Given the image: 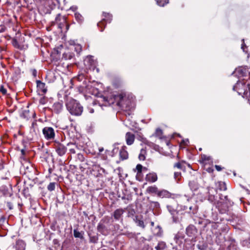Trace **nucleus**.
Returning <instances> with one entry per match:
<instances>
[{"label": "nucleus", "instance_id": "52", "mask_svg": "<svg viewBox=\"0 0 250 250\" xmlns=\"http://www.w3.org/2000/svg\"><path fill=\"white\" fill-rule=\"evenodd\" d=\"M144 142L145 144H146L147 145H149V146L151 143L149 142L148 141H147V140H146V139H145V140L144 141Z\"/></svg>", "mask_w": 250, "mask_h": 250}, {"label": "nucleus", "instance_id": "4", "mask_svg": "<svg viewBox=\"0 0 250 250\" xmlns=\"http://www.w3.org/2000/svg\"><path fill=\"white\" fill-rule=\"evenodd\" d=\"M103 16L104 18L102 19V21L97 23V26L99 27H101V29L100 30L101 32L103 31L106 25L105 22L110 23L112 19V16L108 13L103 12Z\"/></svg>", "mask_w": 250, "mask_h": 250}, {"label": "nucleus", "instance_id": "31", "mask_svg": "<svg viewBox=\"0 0 250 250\" xmlns=\"http://www.w3.org/2000/svg\"><path fill=\"white\" fill-rule=\"evenodd\" d=\"M56 183L55 182L50 183L47 186V188L50 191H52L55 190Z\"/></svg>", "mask_w": 250, "mask_h": 250}, {"label": "nucleus", "instance_id": "44", "mask_svg": "<svg viewBox=\"0 0 250 250\" xmlns=\"http://www.w3.org/2000/svg\"><path fill=\"white\" fill-rule=\"evenodd\" d=\"M0 91L3 94L5 95L6 94L7 90L5 89L3 86H1L0 88Z\"/></svg>", "mask_w": 250, "mask_h": 250}, {"label": "nucleus", "instance_id": "15", "mask_svg": "<svg viewBox=\"0 0 250 250\" xmlns=\"http://www.w3.org/2000/svg\"><path fill=\"white\" fill-rule=\"evenodd\" d=\"M197 233V229L193 225H189L186 229V233L189 237L194 236Z\"/></svg>", "mask_w": 250, "mask_h": 250}, {"label": "nucleus", "instance_id": "42", "mask_svg": "<svg viewBox=\"0 0 250 250\" xmlns=\"http://www.w3.org/2000/svg\"><path fill=\"white\" fill-rule=\"evenodd\" d=\"M201 159L203 163L206 162V161H209V157L206 156L205 155H203L201 156Z\"/></svg>", "mask_w": 250, "mask_h": 250}, {"label": "nucleus", "instance_id": "29", "mask_svg": "<svg viewBox=\"0 0 250 250\" xmlns=\"http://www.w3.org/2000/svg\"><path fill=\"white\" fill-rule=\"evenodd\" d=\"M162 134H163L162 130L159 128H158L156 129L155 132L153 135L157 137H158L159 138H161Z\"/></svg>", "mask_w": 250, "mask_h": 250}, {"label": "nucleus", "instance_id": "23", "mask_svg": "<svg viewBox=\"0 0 250 250\" xmlns=\"http://www.w3.org/2000/svg\"><path fill=\"white\" fill-rule=\"evenodd\" d=\"M189 187L192 190L195 191L198 188V184L194 181H190L188 183Z\"/></svg>", "mask_w": 250, "mask_h": 250}, {"label": "nucleus", "instance_id": "38", "mask_svg": "<svg viewBox=\"0 0 250 250\" xmlns=\"http://www.w3.org/2000/svg\"><path fill=\"white\" fill-rule=\"evenodd\" d=\"M15 204V203L14 202V200L13 198L12 202H9V201L7 202V206L10 210H11L13 208V205Z\"/></svg>", "mask_w": 250, "mask_h": 250}, {"label": "nucleus", "instance_id": "18", "mask_svg": "<svg viewBox=\"0 0 250 250\" xmlns=\"http://www.w3.org/2000/svg\"><path fill=\"white\" fill-rule=\"evenodd\" d=\"M0 192L4 196H12V193L9 192L8 188L5 185L0 187Z\"/></svg>", "mask_w": 250, "mask_h": 250}, {"label": "nucleus", "instance_id": "8", "mask_svg": "<svg viewBox=\"0 0 250 250\" xmlns=\"http://www.w3.org/2000/svg\"><path fill=\"white\" fill-rule=\"evenodd\" d=\"M52 111L56 114L60 113L63 110L62 102H58L55 103L52 108Z\"/></svg>", "mask_w": 250, "mask_h": 250}, {"label": "nucleus", "instance_id": "59", "mask_svg": "<svg viewBox=\"0 0 250 250\" xmlns=\"http://www.w3.org/2000/svg\"><path fill=\"white\" fill-rule=\"evenodd\" d=\"M192 213L194 214L196 212V208H195L192 211Z\"/></svg>", "mask_w": 250, "mask_h": 250}, {"label": "nucleus", "instance_id": "35", "mask_svg": "<svg viewBox=\"0 0 250 250\" xmlns=\"http://www.w3.org/2000/svg\"><path fill=\"white\" fill-rule=\"evenodd\" d=\"M98 240V237L96 235L90 236V242L93 243H97Z\"/></svg>", "mask_w": 250, "mask_h": 250}, {"label": "nucleus", "instance_id": "11", "mask_svg": "<svg viewBox=\"0 0 250 250\" xmlns=\"http://www.w3.org/2000/svg\"><path fill=\"white\" fill-rule=\"evenodd\" d=\"M36 83L38 91L42 92V94H45L47 92V87L45 83L40 80H37Z\"/></svg>", "mask_w": 250, "mask_h": 250}, {"label": "nucleus", "instance_id": "21", "mask_svg": "<svg viewBox=\"0 0 250 250\" xmlns=\"http://www.w3.org/2000/svg\"><path fill=\"white\" fill-rule=\"evenodd\" d=\"M158 191V188L156 186H149L146 188V192L149 194H156L157 195Z\"/></svg>", "mask_w": 250, "mask_h": 250}, {"label": "nucleus", "instance_id": "34", "mask_svg": "<svg viewBox=\"0 0 250 250\" xmlns=\"http://www.w3.org/2000/svg\"><path fill=\"white\" fill-rule=\"evenodd\" d=\"M236 71L239 75L242 76H244L245 73V69H244L241 67L236 69Z\"/></svg>", "mask_w": 250, "mask_h": 250}, {"label": "nucleus", "instance_id": "39", "mask_svg": "<svg viewBox=\"0 0 250 250\" xmlns=\"http://www.w3.org/2000/svg\"><path fill=\"white\" fill-rule=\"evenodd\" d=\"M12 43L14 46H15V47L20 49L21 48V45L19 44L18 41L16 39L13 40Z\"/></svg>", "mask_w": 250, "mask_h": 250}, {"label": "nucleus", "instance_id": "20", "mask_svg": "<svg viewBox=\"0 0 250 250\" xmlns=\"http://www.w3.org/2000/svg\"><path fill=\"white\" fill-rule=\"evenodd\" d=\"M213 188H209L208 191V200L213 204H216V197L215 196L212 194L211 193L213 192Z\"/></svg>", "mask_w": 250, "mask_h": 250}, {"label": "nucleus", "instance_id": "61", "mask_svg": "<svg viewBox=\"0 0 250 250\" xmlns=\"http://www.w3.org/2000/svg\"><path fill=\"white\" fill-rule=\"evenodd\" d=\"M236 85H234L233 87V90H235Z\"/></svg>", "mask_w": 250, "mask_h": 250}, {"label": "nucleus", "instance_id": "2", "mask_svg": "<svg viewBox=\"0 0 250 250\" xmlns=\"http://www.w3.org/2000/svg\"><path fill=\"white\" fill-rule=\"evenodd\" d=\"M66 107L69 112L74 116H81L83 112V106L76 100L71 99L65 104Z\"/></svg>", "mask_w": 250, "mask_h": 250}, {"label": "nucleus", "instance_id": "3", "mask_svg": "<svg viewBox=\"0 0 250 250\" xmlns=\"http://www.w3.org/2000/svg\"><path fill=\"white\" fill-rule=\"evenodd\" d=\"M232 204L233 203L229 200L225 202L217 201L216 202V207L218 208L221 213H225L228 210L229 207L232 205Z\"/></svg>", "mask_w": 250, "mask_h": 250}, {"label": "nucleus", "instance_id": "27", "mask_svg": "<svg viewBox=\"0 0 250 250\" xmlns=\"http://www.w3.org/2000/svg\"><path fill=\"white\" fill-rule=\"evenodd\" d=\"M68 146H71L69 149V151L71 153H76V149H78L77 146L75 144H68Z\"/></svg>", "mask_w": 250, "mask_h": 250}, {"label": "nucleus", "instance_id": "24", "mask_svg": "<svg viewBox=\"0 0 250 250\" xmlns=\"http://www.w3.org/2000/svg\"><path fill=\"white\" fill-rule=\"evenodd\" d=\"M75 18L76 20L79 23H82L84 21V18L83 16L79 13L76 12L75 13Z\"/></svg>", "mask_w": 250, "mask_h": 250}, {"label": "nucleus", "instance_id": "50", "mask_svg": "<svg viewBox=\"0 0 250 250\" xmlns=\"http://www.w3.org/2000/svg\"><path fill=\"white\" fill-rule=\"evenodd\" d=\"M37 125V124L36 121H34L32 123L31 128H33L34 129V126Z\"/></svg>", "mask_w": 250, "mask_h": 250}, {"label": "nucleus", "instance_id": "9", "mask_svg": "<svg viewBox=\"0 0 250 250\" xmlns=\"http://www.w3.org/2000/svg\"><path fill=\"white\" fill-rule=\"evenodd\" d=\"M167 208L172 215L173 221L175 223H177L179 221V217H178V212L172 208L170 205L167 206Z\"/></svg>", "mask_w": 250, "mask_h": 250}, {"label": "nucleus", "instance_id": "64", "mask_svg": "<svg viewBox=\"0 0 250 250\" xmlns=\"http://www.w3.org/2000/svg\"><path fill=\"white\" fill-rule=\"evenodd\" d=\"M198 224H202V222L201 221H199Z\"/></svg>", "mask_w": 250, "mask_h": 250}, {"label": "nucleus", "instance_id": "12", "mask_svg": "<svg viewBox=\"0 0 250 250\" xmlns=\"http://www.w3.org/2000/svg\"><path fill=\"white\" fill-rule=\"evenodd\" d=\"M125 212V210L123 208H118L116 209L113 214V216L115 220H120L122 219L123 214Z\"/></svg>", "mask_w": 250, "mask_h": 250}, {"label": "nucleus", "instance_id": "36", "mask_svg": "<svg viewBox=\"0 0 250 250\" xmlns=\"http://www.w3.org/2000/svg\"><path fill=\"white\" fill-rule=\"evenodd\" d=\"M74 236L75 238H82L83 236L81 232L76 229L74 230Z\"/></svg>", "mask_w": 250, "mask_h": 250}, {"label": "nucleus", "instance_id": "28", "mask_svg": "<svg viewBox=\"0 0 250 250\" xmlns=\"http://www.w3.org/2000/svg\"><path fill=\"white\" fill-rule=\"evenodd\" d=\"M146 151L144 149H142L140 151V153L139 155V159L141 161H144L146 159Z\"/></svg>", "mask_w": 250, "mask_h": 250}, {"label": "nucleus", "instance_id": "41", "mask_svg": "<svg viewBox=\"0 0 250 250\" xmlns=\"http://www.w3.org/2000/svg\"><path fill=\"white\" fill-rule=\"evenodd\" d=\"M77 158L80 160L81 162H83L84 160V158L83 157V155L81 153H78L77 154Z\"/></svg>", "mask_w": 250, "mask_h": 250}, {"label": "nucleus", "instance_id": "26", "mask_svg": "<svg viewBox=\"0 0 250 250\" xmlns=\"http://www.w3.org/2000/svg\"><path fill=\"white\" fill-rule=\"evenodd\" d=\"M134 220L138 226L142 228H145L144 221L143 220L139 219L137 216H136Z\"/></svg>", "mask_w": 250, "mask_h": 250}, {"label": "nucleus", "instance_id": "55", "mask_svg": "<svg viewBox=\"0 0 250 250\" xmlns=\"http://www.w3.org/2000/svg\"><path fill=\"white\" fill-rule=\"evenodd\" d=\"M28 188H27L26 189V188H24L23 190V193L25 195L27 193V192L28 191Z\"/></svg>", "mask_w": 250, "mask_h": 250}, {"label": "nucleus", "instance_id": "19", "mask_svg": "<svg viewBox=\"0 0 250 250\" xmlns=\"http://www.w3.org/2000/svg\"><path fill=\"white\" fill-rule=\"evenodd\" d=\"M157 196L161 198H169L171 196V193L167 190L163 189L159 190Z\"/></svg>", "mask_w": 250, "mask_h": 250}, {"label": "nucleus", "instance_id": "51", "mask_svg": "<svg viewBox=\"0 0 250 250\" xmlns=\"http://www.w3.org/2000/svg\"><path fill=\"white\" fill-rule=\"evenodd\" d=\"M70 9L73 11H75L77 9V7L76 6H72L70 7Z\"/></svg>", "mask_w": 250, "mask_h": 250}, {"label": "nucleus", "instance_id": "47", "mask_svg": "<svg viewBox=\"0 0 250 250\" xmlns=\"http://www.w3.org/2000/svg\"><path fill=\"white\" fill-rule=\"evenodd\" d=\"M242 42H243V43L242 44L241 48L244 51H245V48H246L247 46H246V45H245V44L244 43V39L242 40Z\"/></svg>", "mask_w": 250, "mask_h": 250}, {"label": "nucleus", "instance_id": "60", "mask_svg": "<svg viewBox=\"0 0 250 250\" xmlns=\"http://www.w3.org/2000/svg\"><path fill=\"white\" fill-rule=\"evenodd\" d=\"M242 220L241 218L240 219H238V224H241L242 223Z\"/></svg>", "mask_w": 250, "mask_h": 250}, {"label": "nucleus", "instance_id": "13", "mask_svg": "<svg viewBox=\"0 0 250 250\" xmlns=\"http://www.w3.org/2000/svg\"><path fill=\"white\" fill-rule=\"evenodd\" d=\"M126 146H123L120 150L119 156L121 160L123 161L126 160L128 158V153L126 150Z\"/></svg>", "mask_w": 250, "mask_h": 250}, {"label": "nucleus", "instance_id": "37", "mask_svg": "<svg viewBox=\"0 0 250 250\" xmlns=\"http://www.w3.org/2000/svg\"><path fill=\"white\" fill-rule=\"evenodd\" d=\"M219 199L220 200L219 201H222L223 202L229 201V200L228 198V196L227 195H224L222 194H219Z\"/></svg>", "mask_w": 250, "mask_h": 250}, {"label": "nucleus", "instance_id": "62", "mask_svg": "<svg viewBox=\"0 0 250 250\" xmlns=\"http://www.w3.org/2000/svg\"><path fill=\"white\" fill-rule=\"evenodd\" d=\"M122 199L123 200H125V196H123V197H122Z\"/></svg>", "mask_w": 250, "mask_h": 250}, {"label": "nucleus", "instance_id": "7", "mask_svg": "<svg viewBox=\"0 0 250 250\" xmlns=\"http://www.w3.org/2000/svg\"><path fill=\"white\" fill-rule=\"evenodd\" d=\"M20 116L21 118L26 120H28L31 117L35 118L36 116V114L34 111L30 112L28 109H26L21 112V113L20 114Z\"/></svg>", "mask_w": 250, "mask_h": 250}, {"label": "nucleus", "instance_id": "43", "mask_svg": "<svg viewBox=\"0 0 250 250\" xmlns=\"http://www.w3.org/2000/svg\"><path fill=\"white\" fill-rule=\"evenodd\" d=\"M174 167H177L179 169H183V166L182 164L178 162L174 164Z\"/></svg>", "mask_w": 250, "mask_h": 250}, {"label": "nucleus", "instance_id": "40", "mask_svg": "<svg viewBox=\"0 0 250 250\" xmlns=\"http://www.w3.org/2000/svg\"><path fill=\"white\" fill-rule=\"evenodd\" d=\"M136 169L137 170L138 173H141L142 172V169L143 168V166L141 164H138L136 166Z\"/></svg>", "mask_w": 250, "mask_h": 250}, {"label": "nucleus", "instance_id": "1", "mask_svg": "<svg viewBox=\"0 0 250 250\" xmlns=\"http://www.w3.org/2000/svg\"><path fill=\"white\" fill-rule=\"evenodd\" d=\"M113 100L111 98V102L109 104H113L114 101L116 104L123 109L128 110L131 106L132 100L125 93L115 95L113 96Z\"/></svg>", "mask_w": 250, "mask_h": 250}, {"label": "nucleus", "instance_id": "49", "mask_svg": "<svg viewBox=\"0 0 250 250\" xmlns=\"http://www.w3.org/2000/svg\"><path fill=\"white\" fill-rule=\"evenodd\" d=\"M206 170L209 173H212L213 171V169L212 167H208L206 169Z\"/></svg>", "mask_w": 250, "mask_h": 250}, {"label": "nucleus", "instance_id": "16", "mask_svg": "<svg viewBox=\"0 0 250 250\" xmlns=\"http://www.w3.org/2000/svg\"><path fill=\"white\" fill-rule=\"evenodd\" d=\"M97 230L103 235H106L108 233V229L105 225L100 222L97 226Z\"/></svg>", "mask_w": 250, "mask_h": 250}, {"label": "nucleus", "instance_id": "57", "mask_svg": "<svg viewBox=\"0 0 250 250\" xmlns=\"http://www.w3.org/2000/svg\"><path fill=\"white\" fill-rule=\"evenodd\" d=\"M104 149L103 147H100L99 148V153H101L102 152H103L104 151Z\"/></svg>", "mask_w": 250, "mask_h": 250}, {"label": "nucleus", "instance_id": "45", "mask_svg": "<svg viewBox=\"0 0 250 250\" xmlns=\"http://www.w3.org/2000/svg\"><path fill=\"white\" fill-rule=\"evenodd\" d=\"M39 103L41 104H44L46 103V100H45V99L44 97L42 98L40 100Z\"/></svg>", "mask_w": 250, "mask_h": 250}, {"label": "nucleus", "instance_id": "32", "mask_svg": "<svg viewBox=\"0 0 250 250\" xmlns=\"http://www.w3.org/2000/svg\"><path fill=\"white\" fill-rule=\"evenodd\" d=\"M218 187L220 190L225 191L227 189V187L224 182H218Z\"/></svg>", "mask_w": 250, "mask_h": 250}, {"label": "nucleus", "instance_id": "30", "mask_svg": "<svg viewBox=\"0 0 250 250\" xmlns=\"http://www.w3.org/2000/svg\"><path fill=\"white\" fill-rule=\"evenodd\" d=\"M157 4L160 6H164L169 2V0H155Z\"/></svg>", "mask_w": 250, "mask_h": 250}, {"label": "nucleus", "instance_id": "58", "mask_svg": "<svg viewBox=\"0 0 250 250\" xmlns=\"http://www.w3.org/2000/svg\"><path fill=\"white\" fill-rule=\"evenodd\" d=\"M37 71L36 70H34L33 72V75L35 77L36 76Z\"/></svg>", "mask_w": 250, "mask_h": 250}, {"label": "nucleus", "instance_id": "14", "mask_svg": "<svg viewBox=\"0 0 250 250\" xmlns=\"http://www.w3.org/2000/svg\"><path fill=\"white\" fill-rule=\"evenodd\" d=\"M158 179L157 175L155 172H152L147 174L146 176V181L150 183H154Z\"/></svg>", "mask_w": 250, "mask_h": 250}, {"label": "nucleus", "instance_id": "10", "mask_svg": "<svg viewBox=\"0 0 250 250\" xmlns=\"http://www.w3.org/2000/svg\"><path fill=\"white\" fill-rule=\"evenodd\" d=\"M26 246V243L23 240L18 239L16 241L13 247L16 250H25Z\"/></svg>", "mask_w": 250, "mask_h": 250}, {"label": "nucleus", "instance_id": "6", "mask_svg": "<svg viewBox=\"0 0 250 250\" xmlns=\"http://www.w3.org/2000/svg\"><path fill=\"white\" fill-rule=\"evenodd\" d=\"M54 145V148L58 155L62 156L65 154L67 151V148L63 144L58 141H55Z\"/></svg>", "mask_w": 250, "mask_h": 250}, {"label": "nucleus", "instance_id": "63", "mask_svg": "<svg viewBox=\"0 0 250 250\" xmlns=\"http://www.w3.org/2000/svg\"><path fill=\"white\" fill-rule=\"evenodd\" d=\"M192 207L191 206L189 207V209H190V210H192Z\"/></svg>", "mask_w": 250, "mask_h": 250}, {"label": "nucleus", "instance_id": "46", "mask_svg": "<svg viewBox=\"0 0 250 250\" xmlns=\"http://www.w3.org/2000/svg\"><path fill=\"white\" fill-rule=\"evenodd\" d=\"M151 203L154 205V206L156 208H159L160 207V204L158 202H152Z\"/></svg>", "mask_w": 250, "mask_h": 250}, {"label": "nucleus", "instance_id": "54", "mask_svg": "<svg viewBox=\"0 0 250 250\" xmlns=\"http://www.w3.org/2000/svg\"><path fill=\"white\" fill-rule=\"evenodd\" d=\"M53 243L55 245L59 244V241L57 239H54L53 240Z\"/></svg>", "mask_w": 250, "mask_h": 250}, {"label": "nucleus", "instance_id": "33", "mask_svg": "<svg viewBox=\"0 0 250 250\" xmlns=\"http://www.w3.org/2000/svg\"><path fill=\"white\" fill-rule=\"evenodd\" d=\"M174 177L175 180L177 182L180 181L181 177V173L179 172H175L174 174Z\"/></svg>", "mask_w": 250, "mask_h": 250}, {"label": "nucleus", "instance_id": "25", "mask_svg": "<svg viewBox=\"0 0 250 250\" xmlns=\"http://www.w3.org/2000/svg\"><path fill=\"white\" fill-rule=\"evenodd\" d=\"M166 247V244L164 242H159L157 246L155 247L156 250H164Z\"/></svg>", "mask_w": 250, "mask_h": 250}, {"label": "nucleus", "instance_id": "53", "mask_svg": "<svg viewBox=\"0 0 250 250\" xmlns=\"http://www.w3.org/2000/svg\"><path fill=\"white\" fill-rule=\"evenodd\" d=\"M63 57L65 59H71L73 56H71L70 55L69 56H63Z\"/></svg>", "mask_w": 250, "mask_h": 250}, {"label": "nucleus", "instance_id": "22", "mask_svg": "<svg viewBox=\"0 0 250 250\" xmlns=\"http://www.w3.org/2000/svg\"><path fill=\"white\" fill-rule=\"evenodd\" d=\"M84 64L87 67L90 68L92 65L94 64V61L91 58V57H87L84 60Z\"/></svg>", "mask_w": 250, "mask_h": 250}, {"label": "nucleus", "instance_id": "56", "mask_svg": "<svg viewBox=\"0 0 250 250\" xmlns=\"http://www.w3.org/2000/svg\"><path fill=\"white\" fill-rule=\"evenodd\" d=\"M21 155H23H23H24L25 154V150H24V149H22L21 150Z\"/></svg>", "mask_w": 250, "mask_h": 250}, {"label": "nucleus", "instance_id": "48", "mask_svg": "<svg viewBox=\"0 0 250 250\" xmlns=\"http://www.w3.org/2000/svg\"><path fill=\"white\" fill-rule=\"evenodd\" d=\"M215 167L216 168V169L218 171H220L222 170V168L221 167V166H218V165H215Z\"/></svg>", "mask_w": 250, "mask_h": 250}, {"label": "nucleus", "instance_id": "17", "mask_svg": "<svg viewBox=\"0 0 250 250\" xmlns=\"http://www.w3.org/2000/svg\"><path fill=\"white\" fill-rule=\"evenodd\" d=\"M135 140V135L131 132H128L125 134V141L127 145H131Z\"/></svg>", "mask_w": 250, "mask_h": 250}, {"label": "nucleus", "instance_id": "5", "mask_svg": "<svg viewBox=\"0 0 250 250\" xmlns=\"http://www.w3.org/2000/svg\"><path fill=\"white\" fill-rule=\"evenodd\" d=\"M42 133L45 139L47 140H51L55 138V131L51 127L46 126L44 127L42 129Z\"/></svg>", "mask_w": 250, "mask_h": 250}]
</instances>
